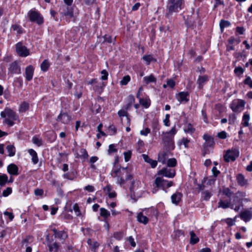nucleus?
<instances>
[{"mask_svg":"<svg viewBox=\"0 0 252 252\" xmlns=\"http://www.w3.org/2000/svg\"><path fill=\"white\" fill-rule=\"evenodd\" d=\"M0 116L3 119V123L10 127L15 124V121L19 122L18 116L9 108H5L3 111L1 112Z\"/></svg>","mask_w":252,"mask_h":252,"instance_id":"f257e3e1","label":"nucleus"},{"mask_svg":"<svg viewBox=\"0 0 252 252\" xmlns=\"http://www.w3.org/2000/svg\"><path fill=\"white\" fill-rule=\"evenodd\" d=\"M177 130L176 126L172 127L168 132H163L161 135L162 142L168 150H173L174 148V137Z\"/></svg>","mask_w":252,"mask_h":252,"instance_id":"f03ea898","label":"nucleus"},{"mask_svg":"<svg viewBox=\"0 0 252 252\" xmlns=\"http://www.w3.org/2000/svg\"><path fill=\"white\" fill-rule=\"evenodd\" d=\"M184 6L183 0H169L167 4L166 16H170L173 12H178L184 7Z\"/></svg>","mask_w":252,"mask_h":252,"instance_id":"7ed1b4c3","label":"nucleus"},{"mask_svg":"<svg viewBox=\"0 0 252 252\" xmlns=\"http://www.w3.org/2000/svg\"><path fill=\"white\" fill-rule=\"evenodd\" d=\"M203 139L205 140V142L203 145L202 155L205 156V155L209 154L212 152L215 142L213 138L208 134H204Z\"/></svg>","mask_w":252,"mask_h":252,"instance_id":"20e7f679","label":"nucleus"},{"mask_svg":"<svg viewBox=\"0 0 252 252\" xmlns=\"http://www.w3.org/2000/svg\"><path fill=\"white\" fill-rule=\"evenodd\" d=\"M219 194L221 195L220 199L224 198L225 200H230L233 202L236 203L238 200V197L236 194L228 188L223 187L221 189H220Z\"/></svg>","mask_w":252,"mask_h":252,"instance_id":"39448f33","label":"nucleus"},{"mask_svg":"<svg viewBox=\"0 0 252 252\" xmlns=\"http://www.w3.org/2000/svg\"><path fill=\"white\" fill-rule=\"evenodd\" d=\"M28 16L32 22H34L40 25L44 22V18L41 13L35 8L31 9L28 12Z\"/></svg>","mask_w":252,"mask_h":252,"instance_id":"423d86ee","label":"nucleus"},{"mask_svg":"<svg viewBox=\"0 0 252 252\" xmlns=\"http://www.w3.org/2000/svg\"><path fill=\"white\" fill-rule=\"evenodd\" d=\"M241 206H242V205H239L234 206V203H232V201L225 200L224 198L220 199L218 202V207L224 209L228 208H230L236 212L239 211Z\"/></svg>","mask_w":252,"mask_h":252,"instance_id":"0eeeda50","label":"nucleus"},{"mask_svg":"<svg viewBox=\"0 0 252 252\" xmlns=\"http://www.w3.org/2000/svg\"><path fill=\"white\" fill-rule=\"evenodd\" d=\"M239 156V151L236 148H232L226 151L223 156L224 160L225 162H228L230 161H234Z\"/></svg>","mask_w":252,"mask_h":252,"instance_id":"6e6552de","label":"nucleus"},{"mask_svg":"<svg viewBox=\"0 0 252 252\" xmlns=\"http://www.w3.org/2000/svg\"><path fill=\"white\" fill-rule=\"evenodd\" d=\"M155 184L157 188H161L164 190L165 192H167V191L165 189V187L169 188L173 186L174 184L172 181L165 180L161 177H157L156 178Z\"/></svg>","mask_w":252,"mask_h":252,"instance_id":"1a4fd4ad","label":"nucleus"},{"mask_svg":"<svg viewBox=\"0 0 252 252\" xmlns=\"http://www.w3.org/2000/svg\"><path fill=\"white\" fill-rule=\"evenodd\" d=\"M245 102L242 99H236L232 101L230 104V107L233 112H240L244 108Z\"/></svg>","mask_w":252,"mask_h":252,"instance_id":"9d476101","label":"nucleus"},{"mask_svg":"<svg viewBox=\"0 0 252 252\" xmlns=\"http://www.w3.org/2000/svg\"><path fill=\"white\" fill-rule=\"evenodd\" d=\"M46 240L49 252H58L59 245L56 241H54L53 236L47 234L46 236Z\"/></svg>","mask_w":252,"mask_h":252,"instance_id":"9b49d317","label":"nucleus"},{"mask_svg":"<svg viewBox=\"0 0 252 252\" xmlns=\"http://www.w3.org/2000/svg\"><path fill=\"white\" fill-rule=\"evenodd\" d=\"M59 11L62 16H65L66 19L72 18L74 16L73 8L72 6L61 5Z\"/></svg>","mask_w":252,"mask_h":252,"instance_id":"f8f14e48","label":"nucleus"},{"mask_svg":"<svg viewBox=\"0 0 252 252\" xmlns=\"http://www.w3.org/2000/svg\"><path fill=\"white\" fill-rule=\"evenodd\" d=\"M17 54L22 57H26L30 55L29 50L23 45L22 42H19L15 45Z\"/></svg>","mask_w":252,"mask_h":252,"instance_id":"ddd939ff","label":"nucleus"},{"mask_svg":"<svg viewBox=\"0 0 252 252\" xmlns=\"http://www.w3.org/2000/svg\"><path fill=\"white\" fill-rule=\"evenodd\" d=\"M176 174L175 170L174 169L168 168L167 167L163 168L159 170L157 173L158 176H164L169 178H173Z\"/></svg>","mask_w":252,"mask_h":252,"instance_id":"4468645a","label":"nucleus"},{"mask_svg":"<svg viewBox=\"0 0 252 252\" xmlns=\"http://www.w3.org/2000/svg\"><path fill=\"white\" fill-rule=\"evenodd\" d=\"M21 72V67L16 61L9 64L8 68V74H20Z\"/></svg>","mask_w":252,"mask_h":252,"instance_id":"2eb2a0df","label":"nucleus"},{"mask_svg":"<svg viewBox=\"0 0 252 252\" xmlns=\"http://www.w3.org/2000/svg\"><path fill=\"white\" fill-rule=\"evenodd\" d=\"M240 217L246 222L250 221L252 218V208L242 211L240 214Z\"/></svg>","mask_w":252,"mask_h":252,"instance_id":"dca6fc26","label":"nucleus"},{"mask_svg":"<svg viewBox=\"0 0 252 252\" xmlns=\"http://www.w3.org/2000/svg\"><path fill=\"white\" fill-rule=\"evenodd\" d=\"M52 231L54 232L55 237L60 241H64L68 237L67 232L64 231H59L55 228L53 229Z\"/></svg>","mask_w":252,"mask_h":252,"instance_id":"f3484780","label":"nucleus"},{"mask_svg":"<svg viewBox=\"0 0 252 252\" xmlns=\"http://www.w3.org/2000/svg\"><path fill=\"white\" fill-rule=\"evenodd\" d=\"M189 96L188 92H181L177 94L176 98L180 103L187 102L189 100Z\"/></svg>","mask_w":252,"mask_h":252,"instance_id":"a211bd4d","label":"nucleus"},{"mask_svg":"<svg viewBox=\"0 0 252 252\" xmlns=\"http://www.w3.org/2000/svg\"><path fill=\"white\" fill-rule=\"evenodd\" d=\"M103 191L105 194L109 197V198H114L117 196L116 192L112 190V187L108 185L103 188Z\"/></svg>","mask_w":252,"mask_h":252,"instance_id":"6ab92c4d","label":"nucleus"},{"mask_svg":"<svg viewBox=\"0 0 252 252\" xmlns=\"http://www.w3.org/2000/svg\"><path fill=\"white\" fill-rule=\"evenodd\" d=\"M34 68L32 65H29L27 66L25 68V77L26 79L30 81H31L33 77V73H34Z\"/></svg>","mask_w":252,"mask_h":252,"instance_id":"aec40b11","label":"nucleus"},{"mask_svg":"<svg viewBox=\"0 0 252 252\" xmlns=\"http://www.w3.org/2000/svg\"><path fill=\"white\" fill-rule=\"evenodd\" d=\"M209 79V77L207 75H199L197 80L196 83L198 85V88L202 89L205 83H206Z\"/></svg>","mask_w":252,"mask_h":252,"instance_id":"412c9836","label":"nucleus"},{"mask_svg":"<svg viewBox=\"0 0 252 252\" xmlns=\"http://www.w3.org/2000/svg\"><path fill=\"white\" fill-rule=\"evenodd\" d=\"M7 171L11 175L17 176L19 174L18 167L14 163H11L7 166Z\"/></svg>","mask_w":252,"mask_h":252,"instance_id":"4be33fe9","label":"nucleus"},{"mask_svg":"<svg viewBox=\"0 0 252 252\" xmlns=\"http://www.w3.org/2000/svg\"><path fill=\"white\" fill-rule=\"evenodd\" d=\"M118 115L120 118L126 116V126L130 125V119L126 110L125 109H121L118 111Z\"/></svg>","mask_w":252,"mask_h":252,"instance_id":"5701e85b","label":"nucleus"},{"mask_svg":"<svg viewBox=\"0 0 252 252\" xmlns=\"http://www.w3.org/2000/svg\"><path fill=\"white\" fill-rule=\"evenodd\" d=\"M182 197V194L179 192H176L171 197L172 203L178 205L181 201Z\"/></svg>","mask_w":252,"mask_h":252,"instance_id":"b1692460","label":"nucleus"},{"mask_svg":"<svg viewBox=\"0 0 252 252\" xmlns=\"http://www.w3.org/2000/svg\"><path fill=\"white\" fill-rule=\"evenodd\" d=\"M57 121H61L63 123L67 124L70 121V117L69 115L65 113H60V114L58 116Z\"/></svg>","mask_w":252,"mask_h":252,"instance_id":"393cba45","label":"nucleus"},{"mask_svg":"<svg viewBox=\"0 0 252 252\" xmlns=\"http://www.w3.org/2000/svg\"><path fill=\"white\" fill-rule=\"evenodd\" d=\"M144 161L149 163L152 168H155L158 164L157 161L150 158L148 155L143 154L142 155Z\"/></svg>","mask_w":252,"mask_h":252,"instance_id":"a878e982","label":"nucleus"},{"mask_svg":"<svg viewBox=\"0 0 252 252\" xmlns=\"http://www.w3.org/2000/svg\"><path fill=\"white\" fill-rule=\"evenodd\" d=\"M87 244L91 247V249L94 252H96L97 248L99 246V244L97 241H92L91 239L87 240Z\"/></svg>","mask_w":252,"mask_h":252,"instance_id":"bb28decb","label":"nucleus"},{"mask_svg":"<svg viewBox=\"0 0 252 252\" xmlns=\"http://www.w3.org/2000/svg\"><path fill=\"white\" fill-rule=\"evenodd\" d=\"M28 153L32 156V161L34 164H36L38 162V158L36 152L33 149L28 150Z\"/></svg>","mask_w":252,"mask_h":252,"instance_id":"cd10ccee","label":"nucleus"},{"mask_svg":"<svg viewBox=\"0 0 252 252\" xmlns=\"http://www.w3.org/2000/svg\"><path fill=\"white\" fill-rule=\"evenodd\" d=\"M137 220L140 223L146 224L149 222V219L143 215L142 212H140L137 216Z\"/></svg>","mask_w":252,"mask_h":252,"instance_id":"c85d7f7f","label":"nucleus"},{"mask_svg":"<svg viewBox=\"0 0 252 252\" xmlns=\"http://www.w3.org/2000/svg\"><path fill=\"white\" fill-rule=\"evenodd\" d=\"M143 81L146 84H148L150 83H156L157 82V78L153 74H152L149 76L144 77L143 78Z\"/></svg>","mask_w":252,"mask_h":252,"instance_id":"c756f323","label":"nucleus"},{"mask_svg":"<svg viewBox=\"0 0 252 252\" xmlns=\"http://www.w3.org/2000/svg\"><path fill=\"white\" fill-rule=\"evenodd\" d=\"M142 59L146 62L147 65H149L152 62H157V59L154 58L152 55H144L143 56Z\"/></svg>","mask_w":252,"mask_h":252,"instance_id":"7c9ffc66","label":"nucleus"},{"mask_svg":"<svg viewBox=\"0 0 252 252\" xmlns=\"http://www.w3.org/2000/svg\"><path fill=\"white\" fill-rule=\"evenodd\" d=\"M139 103L145 108L149 107L151 105V100L148 97L145 98H140L139 99Z\"/></svg>","mask_w":252,"mask_h":252,"instance_id":"2f4dec72","label":"nucleus"},{"mask_svg":"<svg viewBox=\"0 0 252 252\" xmlns=\"http://www.w3.org/2000/svg\"><path fill=\"white\" fill-rule=\"evenodd\" d=\"M190 244L191 245H194L197 243L199 241V239L198 237L196 236L195 233L193 231H191L190 232Z\"/></svg>","mask_w":252,"mask_h":252,"instance_id":"473e14b6","label":"nucleus"},{"mask_svg":"<svg viewBox=\"0 0 252 252\" xmlns=\"http://www.w3.org/2000/svg\"><path fill=\"white\" fill-rule=\"evenodd\" d=\"M11 29L16 32L17 35H20L23 33V30L22 27L17 24L12 25Z\"/></svg>","mask_w":252,"mask_h":252,"instance_id":"72a5a7b5","label":"nucleus"},{"mask_svg":"<svg viewBox=\"0 0 252 252\" xmlns=\"http://www.w3.org/2000/svg\"><path fill=\"white\" fill-rule=\"evenodd\" d=\"M184 130L186 133L191 134L194 132L195 129L191 124L189 123L185 126Z\"/></svg>","mask_w":252,"mask_h":252,"instance_id":"f704fd0d","label":"nucleus"},{"mask_svg":"<svg viewBox=\"0 0 252 252\" xmlns=\"http://www.w3.org/2000/svg\"><path fill=\"white\" fill-rule=\"evenodd\" d=\"M231 25V23L228 21L221 20L220 22V27L221 32H223L224 29L228 27Z\"/></svg>","mask_w":252,"mask_h":252,"instance_id":"c9c22d12","label":"nucleus"},{"mask_svg":"<svg viewBox=\"0 0 252 252\" xmlns=\"http://www.w3.org/2000/svg\"><path fill=\"white\" fill-rule=\"evenodd\" d=\"M237 180L238 184L241 186H244L247 184V182L245 180L244 176L242 174H239L237 177Z\"/></svg>","mask_w":252,"mask_h":252,"instance_id":"e433bc0d","label":"nucleus"},{"mask_svg":"<svg viewBox=\"0 0 252 252\" xmlns=\"http://www.w3.org/2000/svg\"><path fill=\"white\" fill-rule=\"evenodd\" d=\"M167 154L164 152H160L158 155V161L165 164L166 161Z\"/></svg>","mask_w":252,"mask_h":252,"instance_id":"4c0bfd02","label":"nucleus"},{"mask_svg":"<svg viewBox=\"0 0 252 252\" xmlns=\"http://www.w3.org/2000/svg\"><path fill=\"white\" fill-rule=\"evenodd\" d=\"M100 215L104 219H106L110 216V212L104 208L100 209Z\"/></svg>","mask_w":252,"mask_h":252,"instance_id":"58836bf2","label":"nucleus"},{"mask_svg":"<svg viewBox=\"0 0 252 252\" xmlns=\"http://www.w3.org/2000/svg\"><path fill=\"white\" fill-rule=\"evenodd\" d=\"M6 150L9 157L14 156L15 154V148L13 145H9L6 147Z\"/></svg>","mask_w":252,"mask_h":252,"instance_id":"ea45409f","label":"nucleus"},{"mask_svg":"<svg viewBox=\"0 0 252 252\" xmlns=\"http://www.w3.org/2000/svg\"><path fill=\"white\" fill-rule=\"evenodd\" d=\"M50 66L48 60H45L41 64L40 67L41 69L43 71H46Z\"/></svg>","mask_w":252,"mask_h":252,"instance_id":"a19ab883","label":"nucleus"},{"mask_svg":"<svg viewBox=\"0 0 252 252\" xmlns=\"http://www.w3.org/2000/svg\"><path fill=\"white\" fill-rule=\"evenodd\" d=\"M103 41L102 43L107 42V43H114L115 41V38H114V40H113L112 36L111 35H107V34H105L104 36H103Z\"/></svg>","mask_w":252,"mask_h":252,"instance_id":"79ce46f5","label":"nucleus"},{"mask_svg":"<svg viewBox=\"0 0 252 252\" xmlns=\"http://www.w3.org/2000/svg\"><path fill=\"white\" fill-rule=\"evenodd\" d=\"M245 79L243 81L245 85H247L250 89H252V79L250 76L246 75Z\"/></svg>","mask_w":252,"mask_h":252,"instance_id":"37998d69","label":"nucleus"},{"mask_svg":"<svg viewBox=\"0 0 252 252\" xmlns=\"http://www.w3.org/2000/svg\"><path fill=\"white\" fill-rule=\"evenodd\" d=\"M8 182V177L6 174L0 175V186H3Z\"/></svg>","mask_w":252,"mask_h":252,"instance_id":"c03bdc74","label":"nucleus"},{"mask_svg":"<svg viewBox=\"0 0 252 252\" xmlns=\"http://www.w3.org/2000/svg\"><path fill=\"white\" fill-rule=\"evenodd\" d=\"M29 108V104L26 102H24L20 105L19 111L20 112H22V113L25 112L27 110H28Z\"/></svg>","mask_w":252,"mask_h":252,"instance_id":"a18cd8bd","label":"nucleus"},{"mask_svg":"<svg viewBox=\"0 0 252 252\" xmlns=\"http://www.w3.org/2000/svg\"><path fill=\"white\" fill-rule=\"evenodd\" d=\"M80 152L81 153L80 155L77 154L76 157H80L83 158L84 159H86L88 157V154L86 149L82 148L80 149Z\"/></svg>","mask_w":252,"mask_h":252,"instance_id":"49530a36","label":"nucleus"},{"mask_svg":"<svg viewBox=\"0 0 252 252\" xmlns=\"http://www.w3.org/2000/svg\"><path fill=\"white\" fill-rule=\"evenodd\" d=\"M32 242V237L31 236H27L25 239H24L22 242V246L23 247L25 246L26 247L28 246L29 243H31Z\"/></svg>","mask_w":252,"mask_h":252,"instance_id":"de8ad7c7","label":"nucleus"},{"mask_svg":"<svg viewBox=\"0 0 252 252\" xmlns=\"http://www.w3.org/2000/svg\"><path fill=\"white\" fill-rule=\"evenodd\" d=\"M168 167H174L177 165V160L175 158H172L168 159L167 161Z\"/></svg>","mask_w":252,"mask_h":252,"instance_id":"09e8293b","label":"nucleus"},{"mask_svg":"<svg viewBox=\"0 0 252 252\" xmlns=\"http://www.w3.org/2000/svg\"><path fill=\"white\" fill-rule=\"evenodd\" d=\"M202 198L204 200L208 201L212 196V193L208 190H205L202 192Z\"/></svg>","mask_w":252,"mask_h":252,"instance_id":"8fccbe9b","label":"nucleus"},{"mask_svg":"<svg viewBox=\"0 0 252 252\" xmlns=\"http://www.w3.org/2000/svg\"><path fill=\"white\" fill-rule=\"evenodd\" d=\"M130 80V77L129 75H126L123 77L122 79L120 81V84L121 85H126Z\"/></svg>","mask_w":252,"mask_h":252,"instance_id":"3c124183","label":"nucleus"},{"mask_svg":"<svg viewBox=\"0 0 252 252\" xmlns=\"http://www.w3.org/2000/svg\"><path fill=\"white\" fill-rule=\"evenodd\" d=\"M244 72V69L241 66H238L235 67L234 70V72L235 75L237 76H240Z\"/></svg>","mask_w":252,"mask_h":252,"instance_id":"603ef678","label":"nucleus"},{"mask_svg":"<svg viewBox=\"0 0 252 252\" xmlns=\"http://www.w3.org/2000/svg\"><path fill=\"white\" fill-rule=\"evenodd\" d=\"M250 119V116L248 114H244L243 117V126H249V121Z\"/></svg>","mask_w":252,"mask_h":252,"instance_id":"864d4df0","label":"nucleus"},{"mask_svg":"<svg viewBox=\"0 0 252 252\" xmlns=\"http://www.w3.org/2000/svg\"><path fill=\"white\" fill-rule=\"evenodd\" d=\"M124 236L123 231L115 232L113 234V237L117 240H121Z\"/></svg>","mask_w":252,"mask_h":252,"instance_id":"5fc2aeb1","label":"nucleus"},{"mask_svg":"<svg viewBox=\"0 0 252 252\" xmlns=\"http://www.w3.org/2000/svg\"><path fill=\"white\" fill-rule=\"evenodd\" d=\"M32 142L38 146H40L42 144V139L36 136L33 137L32 139Z\"/></svg>","mask_w":252,"mask_h":252,"instance_id":"6e6d98bb","label":"nucleus"},{"mask_svg":"<svg viewBox=\"0 0 252 252\" xmlns=\"http://www.w3.org/2000/svg\"><path fill=\"white\" fill-rule=\"evenodd\" d=\"M190 142V140L188 139L187 138H183L181 141L180 144H183L184 145L185 147L186 148H189V143Z\"/></svg>","mask_w":252,"mask_h":252,"instance_id":"4d7b16f0","label":"nucleus"},{"mask_svg":"<svg viewBox=\"0 0 252 252\" xmlns=\"http://www.w3.org/2000/svg\"><path fill=\"white\" fill-rule=\"evenodd\" d=\"M167 86L170 88L173 89L175 86V82L172 79H168L166 80Z\"/></svg>","mask_w":252,"mask_h":252,"instance_id":"13d9d810","label":"nucleus"},{"mask_svg":"<svg viewBox=\"0 0 252 252\" xmlns=\"http://www.w3.org/2000/svg\"><path fill=\"white\" fill-rule=\"evenodd\" d=\"M215 3L213 6V9L217 8L219 5H224L223 0H214Z\"/></svg>","mask_w":252,"mask_h":252,"instance_id":"bf43d9fd","label":"nucleus"},{"mask_svg":"<svg viewBox=\"0 0 252 252\" xmlns=\"http://www.w3.org/2000/svg\"><path fill=\"white\" fill-rule=\"evenodd\" d=\"M101 74L102 75L101 77V80H107L108 73L106 70H105V69L102 70L101 72Z\"/></svg>","mask_w":252,"mask_h":252,"instance_id":"052dcab7","label":"nucleus"},{"mask_svg":"<svg viewBox=\"0 0 252 252\" xmlns=\"http://www.w3.org/2000/svg\"><path fill=\"white\" fill-rule=\"evenodd\" d=\"M12 192V189L8 187L6 189L4 190L2 192V195L4 197L8 196Z\"/></svg>","mask_w":252,"mask_h":252,"instance_id":"680f3d73","label":"nucleus"},{"mask_svg":"<svg viewBox=\"0 0 252 252\" xmlns=\"http://www.w3.org/2000/svg\"><path fill=\"white\" fill-rule=\"evenodd\" d=\"M66 251H67V252H79L78 250H77L75 248L73 247L71 245H68L67 246Z\"/></svg>","mask_w":252,"mask_h":252,"instance_id":"e2e57ef3","label":"nucleus"},{"mask_svg":"<svg viewBox=\"0 0 252 252\" xmlns=\"http://www.w3.org/2000/svg\"><path fill=\"white\" fill-rule=\"evenodd\" d=\"M117 149L115 148L114 144H110L109 146L108 152L109 154L117 152Z\"/></svg>","mask_w":252,"mask_h":252,"instance_id":"0e129e2a","label":"nucleus"},{"mask_svg":"<svg viewBox=\"0 0 252 252\" xmlns=\"http://www.w3.org/2000/svg\"><path fill=\"white\" fill-rule=\"evenodd\" d=\"M169 118H170V115L166 114L165 115V119L163 120L164 124L166 126H169L170 125Z\"/></svg>","mask_w":252,"mask_h":252,"instance_id":"69168bd1","label":"nucleus"},{"mask_svg":"<svg viewBox=\"0 0 252 252\" xmlns=\"http://www.w3.org/2000/svg\"><path fill=\"white\" fill-rule=\"evenodd\" d=\"M218 137L222 139H224L227 137V133L225 131H222L218 133Z\"/></svg>","mask_w":252,"mask_h":252,"instance_id":"338daca9","label":"nucleus"},{"mask_svg":"<svg viewBox=\"0 0 252 252\" xmlns=\"http://www.w3.org/2000/svg\"><path fill=\"white\" fill-rule=\"evenodd\" d=\"M131 156V152L130 151H127L124 153L125 159L126 162L128 161Z\"/></svg>","mask_w":252,"mask_h":252,"instance_id":"774afa93","label":"nucleus"}]
</instances>
